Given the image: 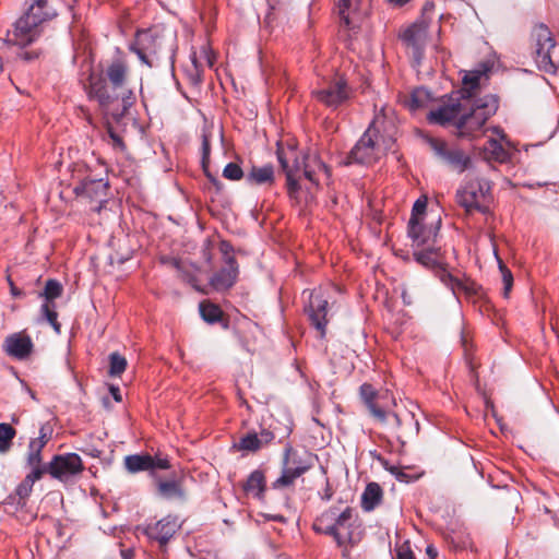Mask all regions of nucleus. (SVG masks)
<instances>
[{
	"label": "nucleus",
	"mask_w": 559,
	"mask_h": 559,
	"mask_svg": "<svg viewBox=\"0 0 559 559\" xmlns=\"http://www.w3.org/2000/svg\"><path fill=\"white\" fill-rule=\"evenodd\" d=\"M277 158L286 175L287 191L290 197H295L299 191L298 180L301 175L316 186L319 185L321 176H324L326 179L331 176L329 167L316 153L309 152L299 157L294 148L288 151L278 150Z\"/></svg>",
	"instance_id": "f03ea898"
},
{
	"label": "nucleus",
	"mask_w": 559,
	"mask_h": 559,
	"mask_svg": "<svg viewBox=\"0 0 559 559\" xmlns=\"http://www.w3.org/2000/svg\"><path fill=\"white\" fill-rule=\"evenodd\" d=\"M388 1L395 7H403L404 4L408 3L411 0H388Z\"/></svg>",
	"instance_id": "e2e57ef3"
},
{
	"label": "nucleus",
	"mask_w": 559,
	"mask_h": 559,
	"mask_svg": "<svg viewBox=\"0 0 559 559\" xmlns=\"http://www.w3.org/2000/svg\"><path fill=\"white\" fill-rule=\"evenodd\" d=\"M223 176L228 180H240L243 177V171L238 164L228 163L223 170Z\"/></svg>",
	"instance_id": "37998d69"
},
{
	"label": "nucleus",
	"mask_w": 559,
	"mask_h": 559,
	"mask_svg": "<svg viewBox=\"0 0 559 559\" xmlns=\"http://www.w3.org/2000/svg\"><path fill=\"white\" fill-rule=\"evenodd\" d=\"M495 254H496V258H497V261H498V265H499V270H500V273H501V276H502L503 296L508 297L510 292H511L512 285H513V276H512L511 271L506 266L503 261L498 257L497 252H495Z\"/></svg>",
	"instance_id": "ea45409f"
},
{
	"label": "nucleus",
	"mask_w": 559,
	"mask_h": 559,
	"mask_svg": "<svg viewBox=\"0 0 559 559\" xmlns=\"http://www.w3.org/2000/svg\"><path fill=\"white\" fill-rule=\"evenodd\" d=\"M492 132L499 136V139L503 142H508V138H507V134L504 133V131L502 129H500L499 127H495L492 128Z\"/></svg>",
	"instance_id": "13d9d810"
},
{
	"label": "nucleus",
	"mask_w": 559,
	"mask_h": 559,
	"mask_svg": "<svg viewBox=\"0 0 559 559\" xmlns=\"http://www.w3.org/2000/svg\"><path fill=\"white\" fill-rule=\"evenodd\" d=\"M127 367V360L123 356L118 353H111L109 355V374L111 377L120 376Z\"/></svg>",
	"instance_id": "58836bf2"
},
{
	"label": "nucleus",
	"mask_w": 559,
	"mask_h": 559,
	"mask_svg": "<svg viewBox=\"0 0 559 559\" xmlns=\"http://www.w3.org/2000/svg\"><path fill=\"white\" fill-rule=\"evenodd\" d=\"M152 465L154 469H168L170 464L167 457L152 456Z\"/></svg>",
	"instance_id": "864d4df0"
},
{
	"label": "nucleus",
	"mask_w": 559,
	"mask_h": 559,
	"mask_svg": "<svg viewBox=\"0 0 559 559\" xmlns=\"http://www.w3.org/2000/svg\"><path fill=\"white\" fill-rule=\"evenodd\" d=\"M361 0H338L337 9L341 20L346 26H350V13L359 9Z\"/></svg>",
	"instance_id": "72a5a7b5"
},
{
	"label": "nucleus",
	"mask_w": 559,
	"mask_h": 559,
	"mask_svg": "<svg viewBox=\"0 0 559 559\" xmlns=\"http://www.w3.org/2000/svg\"><path fill=\"white\" fill-rule=\"evenodd\" d=\"M237 448L243 451L255 452L260 450L262 447L261 442L259 441V436L255 432H252L241 437L237 444Z\"/></svg>",
	"instance_id": "4c0bfd02"
},
{
	"label": "nucleus",
	"mask_w": 559,
	"mask_h": 559,
	"mask_svg": "<svg viewBox=\"0 0 559 559\" xmlns=\"http://www.w3.org/2000/svg\"><path fill=\"white\" fill-rule=\"evenodd\" d=\"M313 528L317 532L333 536L338 546L356 545L361 540L362 531L353 509L345 508L338 512L331 508L323 512L316 521Z\"/></svg>",
	"instance_id": "7ed1b4c3"
},
{
	"label": "nucleus",
	"mask_w": 559,
	"mask_h": 559,
	"mask_svg": "<svg viewBox=\"0 0 559 559\" xmlns=\"http://www.w3.org/2000/svg\"><path fill=\"white\" fill-rule=\"evenodd\" d=\"M490 71V67L487 63H480L479 67L475 70L468 71L463 76V85L464 87L457 92L460 97L466 102L471 103L474 91L478 88L480 80L483 76H487V73Z\"/></svg>",
	"instance_id": "5701e85b"
},
{
	"label": "nucleus",
	"mask_w": 559,
	"mask_h": 559,
	"mask_svg": "<svg viewBox=\"0 0 559 559\" xmlns=\"http://www.w3.org/2000/svg\"><path fill=\"white\" fill-rule=\"evenodd\" d=\"M110 393H111V395H112V397L115 399L116 402H121V394H120L119 388L111 386L110 388Z\"/></svg>",
	"instance_id": "bf43d9fd"
},
{
	"label": "nucleus",
	"mask_w": 559,
	"mask_h": 559,
	"mask_svg": "<svg viewBox=\"0 0 559 559\" xmlns=\"http://www.w3.org/2000/svg\"><path fill=\"white\" fill-rule=\"evenodd\" d=\"M191 60L193 64V73L190 74V79L193 84H199L201 82V68L195 55L191 57Z\"/></svg>",
	"instance_id": "3c124183"
},
{
	"label": "nucleus",
	"mask_w": 559,
	"mask_h": 559,
	"mask_svg": "<svg viewBox=\"0 0 559 559\" xmlns=\"http://www.w3.org/2000/svg\"><path fill=\"white\" fill-rule=\"evenodd\" d=\"M210 153H211V144H210V136L207 134L202 135V168L204 170L205 176L213 182L214 185L218 186L219 181L212 176V174L209 171V163H210Z\"/></svg>",
	"instance_id": "f704fd0d"
},
{
	"label": "nucleus",
	"mask_w": 559,
	"mask_h": 559,
	"mask_svg": "<svg viewBox=\"0 0 559 559\" xmlns=\"http://www.w3.org/2000/svg\"><path fill=\"white\" fill-rule=\"evenodd\" d=\"M318 456L311 452L299 453L290 444H287L283 455L282 475L272 484L274 489L292 486L297 478L310 471Z\"/></svg>",
	"instance_id": "423d86ee"
},
{
	"label": "nucleus",
	"mask_w": 559,
	"mask_h": 559,
	"mask_svg": "<svg viewBox=\"0 0 559 559\" xmlns=\"http://www.w3.org/2000/svg\"><path fill=\"white\" fill-rule=\"evenodd\" d=\"M328 305L329 302L321 290H312L309 294V304L306 310L312 325L320 332L321 337L325 335Z\"/></svg>",
	"instance_id": "aec40b11"
},
{
	"label": "nucleus",
	"mask_w": 559,
	"mask_h": 559,
	"mask_svg": "<svg viewBox=\"0 0 559 559\" xmlns=\"http://www.w3.org/2000/svg\"><path fill=\"white\" fill-rule=\"evenodd\" d=\"M384 468L393 474L397 480L407 481V474L401 471L397 466L388 465V462L384 463Z\"/></svg>",
	"instance_id": "603ef678"
},
{
	"label": "nucleus",
	"mask_w": 559,
	"mask_h": 559,
	"mask_svg": "<svg viewBox=\"0 0 559 559\" xmlns=\"http://www.w3.org/2000/svg\"><path fill=\"white\" fill-rule=\"evenodd\" d=\"M32 472L25 476V479L32 480V484L34 485L36 480L40 479L44 474H49L48 464L46 465H37V466H31Z\"/></svg>",
	"instance_id": "de8ad7c7"
},
{
	"label": "nucleus",
	"mask_w": 559,
	"mask_h": 559,
	"mask_svg": "<svg viewBox=\"0 0 559 559\" xmlns=\"http://www.w3.org/2000/svg\"><path fill=\"white\" fill-rule=\"evenodd\" d=\"M199 308L202 319L209 323H215L222 318L221 308L214 304L201 302Z\"/></svg>",
	"instance_id": "c9c22d12"
},
{
	"label": "nucleus",
	"mask_w": 559,
	"mask_h": 559,
	"mask_svg": "<svg viewBox=\"0 0 559 559\" xmlns=\"http://www.w3.org/2000/svg\"><path fill=\"white\" fill-rule=\"evenodd\" d=\"M535 61L539 70L555 73L559 69V46L549 28L540 24L534 28Z\"/></svg>",
	"instance_id": "1a4fd4ad"
},
{
	"label": "nucleus",
	"mask_w": 559,
	"mask_h": 559,
	"mask_svg": "<svg viewBox=\"0 0 559 559\" xmlns=\"http://www.w3.org/2000/svg\"><path fill=\"white\" fill-rule=\"evenodd\" d=\"M41 451L43 449L28 444L27 464L29 466H37L41 464Z\"/></svg>",
	"instance_id": "49530a36"
},
{
	"label": "nucleus",
	"mask_w": 559,
	"mask_h": 559,
	"mask_svg": "<svg viewBox=\"0 0 559 559\" xmlns=\"http://www.w3.org/2000/svg\"><path fill=\"white\" fill-rule=\"evenodd\" d=\"M413 257L417 263L435 272L439 280L449 287L454 295L460 292L467 296L476 294V285L474 282L462 281L448 272L440 247L415 248Z\"/></svg>",
	"instance_id": "39448f33"
},
{
	"label": "nucleus",
	"mask_w": 559,
	"mask_h": 559,
	"mask_svg": "<svg viewBox=\"0 0 559 559\" xmlns=\"http://www.w3.org/2000/svg\"><path fill=\"white\" fill-rule=\"evenodd\" d=\"M32 338L20 332L9 335L4 341V350L7 354L19 360L27 358L33 350Z\"/></svg>",
	"instance_id": "4be33fe9"
},
{
	"label": "nucleus",
	"mask_w": 559,
	"mask_h": 559,
	"mask_svg": "<svg viewBox=\"0 0 559 559\" xmlns=\"http://www.w3.org/2000/svg\"><path fill=\"white\" fill-rule=\"evenodd\" d=\"M15 429L9 424H0V452H7L15 437Z\"/></svg>",
	"instance_id": "e433bc0d"
},
{
	"label": "nucleus",
	"mask_w": 559,
	"mask_h": 559,
	"mask_svg": "<svg viewBox=\"0 0 559 559\" xmlns=\"http://www.w3.org/2000/svg\"><path fill=\"white\" fill-rule=\"evenodd\" d=\"M311 94L322 105L336 109L350 98L352 90L344 78L336 76L312 90Z\"/></svg>",
	"instance_id": "ddd939ff"
},
{
	"label": "nucleus",
	"mask_w": 559,
	"mask_h": 559,
	"mask_svg": "<svg viewBox=\"0 0 559 559\" xmlns=\"http://www.w3.org/2000/svg\"><path fill=\"white\" fill-rule=\"evenodd\" d=\"M83 171L84 166L75 164L72 170L73 192L78 197L99 203L95 210L100 211L107 198L108 181L104 178H94L91 174L83 176Z\"/></svg>",
	"instance_id": "9d476101"
},
{
	"label": "nucleus",
	"mask_w": 559,
	"mask_h": 559,
	"mask_svg": "<svg viewBox=\"0 0 559 559\" xmlns=\"http://www.w3.org/2000/svg\"><path fill=\"white\" fill-rule=\"evenodd\" d=\"M483 156L488 162L507 163L511 155L497 139H489L483 148Z\"/></svg>",
	"instance_id": "bb28decb"
},
{
	"label": "nucleus",
	"mask_w": 559,
	"mask_h": 559,
	"mask_svg": "<svg viewBox=\"0 0 559 559\" xmlns=\"http://www.w3.org/2000/svg\"><path fill=\"white\" fill-rule=\"evenodd\" d=\"M247 495H251L258 500H263L266 490V479L262 469H254L242 485Z\"/></svg>",
	"instance_id": "a878e982"
},
{
	"label": "nucleus",
	"mask_w": 559,
	"mask_h": 559,
	"mask_svg": "<svg viewBox=\"0 0 559 559\" xmlns=\"http://www.w3.org/2000/svg\"><path fill=\"white\" fill-rule=\"evenodd\" d=\"M461 99V97H451L447 104L430 110L427 115V120L429 123L447 126L451 122H454L456 126V121L461 117L462 111L467 108V104H465L464 100L462 103Z\"/></svg>",
	"instance_id": "6ab92c4d"
},
{
	"label": "nucleus",
	"mask_w": 559,
	"mask_h": 559,
	"mask_svg": "<svg viewBox=\"0 0 559 559\" xmlns=\"http://www.w3.org/2000/svg\"><path fill=\"white\" fill-rule=\"evenodd\" d=\"M43 33V27L34 22L29 15L24 13L13 24L12 31L8 33V43L25 47L37 40Z\"/></svg>",
	"instance_id": "dca6fc26"
},
{
	"label": "nucleus",
	"mask_w": 559,
	"mask_h": 559,
	"mask_svg": "<svg viewBox=\"0 0 559 559\" xmlns=\"http://www.w3.org/2000/svg\"><path fill=\"white\" fill-rule=\"evenodd\" d=\"M395 424L396 427H400L401 426V419H400V416L397 414H391L390 415Z\"/></svg>",
	"instance_id": "0e129e2a"
},
{
	"label": "nucleus",
	"mask_w": 559,
	"mask_h": 559,
	"mask_svg": "<svg viewBox=\"0 0 559 559\" xmlns=\"http://www.w3.org/2000/svg\"><path fill=\"white\" fill-rule=\"evenodd\" d=\"M51 437V428L48 425H43L39 429V436L32 439L29 445L44 449Z\"/></svg>",
	"instance_id": "a19ab883"
},
{
	"label": "nucleus",
	"mask_w": 559,
	"mask_h": 559,
	"mask_svg": "<svg viewBox=\"0 0 559 559\" xmlns=\"http://www.w3.org/2000/svg\"><path fill=\"white\" fill-rule=\"evenodd\" d=\"M276 7V3H273L271 0H269V8L270 10H274Z\"/></svg>",
	"instance_id": "69168bd1"
},
{
	"label": "nucleus",
	"mask_w": 559,
	"mask_h": 559,
	"mask_svg": "<svg viewBox=\"0 0 559 559\" xmlns=\"http://www.w3.org/2000/svg\"><path fill=\"white\" fill-rule=\"evenodd\" d=\"M490 191L489 180L468 174L464 185L456 191V201L467 213L473 211L485 213L487 211L485 202L489 199Z\"/></svg>",
	"instance_id": "0eeeda50"
},
{
	"label": "nucleus",
	"mask_w": 559,
	"mask_h": 559,
	"mask_svg": "<svg viewBox=\"0 0 559 559\" xmlns=\"http://www.w3.org/2000/svg\"><path fill=\"white\" fill-rule=\"evenodd\" d=\"M432 97L430 92L425 87L415 88L405 100V105L409 110L415 111L420 108L427 107Z\"/></svg>",
	"instance_id": "2f4dec72"
},
{
	"label": "nucleus",
	"mask_w": 559,
	"mask_h": 559,
	"mask_svg": "<svg viewBox=\"0 0 559 559\" xmlns=\"http://www.w3.org/2000/svg\"><path fill=\"white\" fill-rule=\"evenodd\" d=\"M179 528L180 524L177 518L167 515L156 523L146 525L144 534L150 539L156 540L160 548H164Z\"/></svg>",
	"instance_id": "412c9836"
},
{
	"label": "nucleus",
	"mask_w": 559,
	"mask_h": 559,
	"mask_svg": "<svg viewBox=\"0 0 559 559\" xmlns=\"http://www.w3.org/2000/svg\"><path fill=\"white\" fill-rule=\"evenodd\" d=\"M378 132L370 126L343 160L345 166L352 164L370 165L380 158L381 148L377 142Z\"/></svg>",
	"instance_id": "f8f14e48"
},
{
	"label": "nucleus",
	"mask_w": 559,
	"mask_h": 559,
	"mask_svg": "<svg viewBox=\"0 0 559 559\" xmlns=\"http://www.w3.org/2000/svg\"><path fill=\"white\" fill-rule=\"evenodd\" d=\"M121 557L123 559H133V550L132 549H122Z\"/></svg>",
	"instance_id": "680f3d73"
},
{
	"label": "nucleus",
	"mask_w": 559,
	"mask_h": 559,
	"mask_svg": "<svg viewBox=\"0 0 559 559\" xmlns=\"http://www.w3.org/2000/svg\"><path fill=\"white\" fill-rule=\"evenodd\" d=\"M245 178L250 186L273 185L274 167L272 165L253 166Z\"/></svg>",
	"instance_id": "cd10ccee"
},
{
	"label": "nucleus",
	"mask_w": 559,
	"mask_h": 559,
	"mask_svg": "<svg viewBox=\"0 0 559 559\" xmlns=\"http://www.w3.org/2000/svg\"><path fill=\"white\" fill-rule=\"evenodd\" d=\"M219 251L223 254L224 263H231V264L237 263L233 255L234 248L230 245V242H228L226 240H222L219 242Z\"/></svg>",
	"instance_id": "a18cd8bd"
},
{
	"label": "nucleus",
	"mask_w": 559,
	"mask_h": 559,
	"mask_svg": "<svg viewBox=\"0 0 559 559\" xmlns=\"http://www.w3.org/2000/svg\"><path fill=\"white\" fill-rule=\"evenodd\" d=\"M49 475L62 483H68L80 475L83 469V461L76 453L57 454L48 463Z\"/></svg>",
	"instance_id": "2eb2a0df"
},
{
	"label": "nucleus",
	"mask_w": 559,
	"mask_h": 559,
	"mask_svg": "<svg viewBox=\"0 0 559 559\" xmlns=\"http://www.w3.org/2000/svg\"><path fill=\"white\" fill-rule=\"evenodd\" d=\"M25 13L41 27L46 22L57 16L56 10L49 5L48 0H31Z\"/></svg>",
	"instance_id": "393cba45"
},
{
	"label": "nucleus",
	"mask_w": 559,
	"mask_h": 559,
	"mask_svg": "<svg viewBox=\"0 0 559 559\" xmlns=\"http://www.w3.org/2000/svg\"><path fill=\"white\" fill-rule=\"evenodd\" d=\"M158 492L165 499L185 498V492L176 480L159 481Z\"/></svg>",
	"instance_id": "473e14b6"
},
{
	"label": "nucleus",
	"mask_w": 559,
	"mask_h": 559,
	"mask_svg": "<svg viewBox=\"0 0 559 559\" xmlns=\"http://www.w3.org/2000/svg\"><path fill=\"white\" fill-rule=\"evenodd\" d=\"M426 142L433 155L451 169L462 174L472 168V159L467 153L456 145H450L445 141L426 136Z\"/></svg>",
	"instance_id": "9b49d317"
},
{
	"label": "nucleus",
	"mask_w": 559,
	"mask_h": 559,
	"mask_svg": "<svg viewBox=\"0 0 559 559\" xmlns=\"http://www.w3.org/2000/svg\"><path fill=\"white\" fill-rule=\"evenodd\" d=\"M396 559H415V557L408 547H401L396 551Z\"/></svg>",
	"instance_id": "6e6d98bb"
},
{
	"label": "nucleus",
	"mask_w": 559,
	"mask_h": 559,
	"mask_svg": "<svg viewBox=\"0 0 559 559\" xmlns=\"http://www.w3.org/2000/svg\"><path fill=\"white\" fill-rule=\"evenodd\" d=\"M39 53L37 51H22L19 57L25 61H33L37 59Z\"/></svg>",
	"instance_id": "4d7b16f0"
},
{
	"label": "nucleus",
	"mask_w": 559,
	"mask_h": 559,
	"mask_svg": "<svg viewBox=\"0 0 559 559\" xmlns=\"http://www.w3.org/2000/svg\"><path fill=\"white\" fill-rule=\"evenodd\" d=\"M123 464L126 469L131 474L153 471L152 455L150 454L127 455L123 460Z\"/></svg>",
	"instance_id": "c756f323"
},
{
	"label": "nucleus",
	"mask_w": 559,
	"mask_h": 559,
	"mask_svg": "<svg viewBox=\"0 0 559 559\" xmlns=\"http://www.w3.org/2000/svg\"><path fill=\"white\" fill-rule=\"evenodd\" d=\"M402 298L404 299V302H406V300H408V297H406L405 293H403Z\"/></svg>",
	"instance_id": "338daca9"
},
{
	"label": "nucleus",
	"mask_w": 559,
	"mask_h": 559,
	"mask_svg": "<svg viewBox=\"0 0 559 559\" xmlns=\"http://www.w3.org/2000/svg\"><path fill=\"white\" fill-rule=\"evenodd\" d=\"M440 224V218L430 225L409 218L407 234L412 239V247L415 249L436 246Z\"/></svg>",
	"instance_id": "f3484780"
},
{
	"label": "nucleus",
	"mask_w": 559,
	"mask_h": 559,
	"mask_svg": "<svg viewBox=\"0 0 559 559\" xmlns=\"http://www.w3.org/2000/svg\"><path fill=\"white\" fill-rule=\"evenodd\" d=\"M426 554L429 556L430 559H435L438 555L437 549L433 546H428L426 548Z\"/></svg>",
	"instance_id": "052dcab7"
},
{
	"label": "nucleus",
	"mask_w": 559,
	"mask_h": 559,
	"mask_svg": "<svg viewBox=\"0 0 559 559\" xmlns=\"http://www.w3.org/2000/svg\"><path fill=\"white\" fill-rule=\"evenodd\" d=\"M63 292L62 285L56 280H48L45 288L39 293V297L45 298L40 312L44 319L53 328L57 333L61 331V324L58 322L55 299L60 297Z\"/></svg>",
	"instance_id": "a211bd4d"
},
{
	"label": "nucleus",
	"mask_w": 559,
	"mask_h": 559,
	"mask_svg": "<svg viewBox=\"0 0 559 559\" xmlns=\"http://www.w3.org/2000/svg\"><path fill=\"white\" fill-rule=\"evenodd\" d=\"M467 104L469 112H463L456 121V128L463 135H471L481 129L486 121L496 114L498 109V98L493 95H486L483 98Z\"/></svg>",
	"instance_id": "6e6552de"
},
{
	"label": "nucleus",
	"mask_w": 559,
	"mask_h": 559,
	"mask_svg": "<svg viewBox=\"0 0 559 559\" xmlns=\"http://www.w3.org/2000/svg\"><path fill=\"white\" fill-rule=\"evenodd\" d=\"M108 135L111 140V144L114 148L122 151L124 148V143L119 134H117L111 127H108Z\"/></svg>",
	"instance_id": "8fccbe9b"
},
{
	"label": "nucleus",
	"mask_w": 559,
	"mask_h": 559,
	"mask_svg": "<svg viewBox=\"0 0 559 559\" xmlns=\"http://www.w3.org/2000/svg\"><path fill=\"white\" fill-rule=\"evenodd\" d=\"M176 32L160 25H154L151 28L142 29L136 33L134 41L130 45L139 59L146 66L153 67V58L157 57L164 50L174 51Z\"/></svg>",
	"instance_id": "20e7f679"
},
{
	"label": "nucleus",
	"mask_w": 559,
	"mask_h": 559,
	"mask_svg": "<svg viewBox=\"0 0 559 559\" xmlns=\"http://www.w3.org/2000/svg\"><path fill=\"white\" fill-rule=\"evenodd\" d=\"M259 436V441L261 442V447L270 443L274 439V433L272 431L263 429Z\"/></svg>",
	"instance_id": "5fc2aeb1"
},
{
	"label": "nucleus",
	"mask_w": 559,
	"mask_h": 559,
	"mask_svg": "<svg viewBox=\"0 0 559 559\" xmlns=\"http://www.w3.org/2000/svg\"><path fill=\"white\" fill-rule=\"evenodd\" d=\"M107 81L90 76L87 95L98 103L105 115L121 119L135 102L134 93L126 86L127 66L121 60L112 61L106 70Z\"/></svg>",
	"instance_id": "f257e3e1"
},
{
	"label": "nucleus",
	"mask_w": 559,
	"mask_h": 559,
	"mask_svg": "<svg viewBox=\"0 0 559 559\" xmlns=\"http://www.w3.org/2000/svg\"><path fill=\"white\" fill-rule=\"evenodd\" d=\"M33 484L31 478L29 479H23L22 483L16 487L15 493L19 497V503L23 502L25 503V500L29 497L33 490Z\"/></svg>",
	"instance_id": "c03bdc74"
},
{
	"label": "nucleus",
	"mask_w": 559,
	"mask_h": 559,
	"mask_svg": "<svg viewBox=\"0 0 559 559\" xmlns=\"http://www.w3.org/2000/svg\"><path fill=\"white\" fill-rule=\"evenodd\" d=\"M427 39L428 27L425 22L414 23L401 35V40L405 45L414 67H419L423 62Z\"/></svg>",
	"instance_id": "4468645a"
},
{
	"label": "nucleus",
	"mask_w": 559,
	"mask_h": 559,
	"mask_svg": "<svg viewBox=\"0 0 559 559\" xmlns=\"http://www.w3.org/2000/svg\"><path fill=\"white\" fill-rule=\"evenodd\" d=\"M383 491L379 484L369 483L361 495V507L365 511H372L382 500Z\"/></svg>",
	"instance_id": "7c9ffc66"
},
{
	"label": "nucleus",
	"mask_w": 559,
	"mask_h": 559,
	"mask_svg": "<svg viewBox=\"0 0 559 559\" xmlns=\"http://www.w3.org/2000/svg\"><path fill=\"white\" fill-rule=\"evenodd\" d=\"M171 264L179 272V276L182 281L188 282L193 287H195V276L186 269L180 260L173 259Z\"/></svg>",
	"instance_id": "79ce46f5"
},
{
	"label": "nucleus",
	"mask_w": 559,
	"mask_h": 559,
	"mask_svg": "<svg viewBox=\"0 0 559 559\" xmlns=\"http://www.w3.org/2000/svg\"><path fill=\"white\" fill-rule=\"evenodd\" d=\"M426 205L427 203L425 200H417L413 205L411 218H415L416 222H421V215L425 213Z\"/></svg>",
	"instance_id": "09e8293b"
},
{
	"label": "nucleus",
	"mask_w": 559,
	"mask_h": 559,
	"mask_svg": "<svg viewBox=\"0 0 559 559\" xmlns=\"http://www.w3.org/2000/svg\"><path fill=\"white\" fill-rule=\"evenodd\" d=\"M359 393L370 413L380 421H384L386 419V413L374 404L377 396L374 388L369 383H364L360 385Z\"/></svg>",
	"instance_id": "c85d7f7f"
},
{
	"label": "nucleus",
	"mask_w": 559,
	"mask_h": 559,
	"mask_svg": "<svg viewBox=\"0 0 559 559\" xmlns=\"http://www.w3.org/2000/svg\"><path fill=\"white\" fill-rule=\"evenodd\" d=\"M402 298L404 299V302H406V300H408V297H406L405 293H403Z\"/></svg>",
	"instance_id": "774afa93"
},
{
	"label": "nucleus",
	"mask_w": 559,
	"mask_h": 559,
	"mask_svg": "<svg viewBox=\"0 0 559 559\" xmlns=\"http://www.w3.org/2000/svg\"><path fill=\"white\" fill-rule=\"evenodd\" d=\"M238 273L237 263H225V266L211 277L210 284L217 292L227 290L236 283Z\"/></svg>",
	"instance_id": "b1692460"
}]
</instances>
